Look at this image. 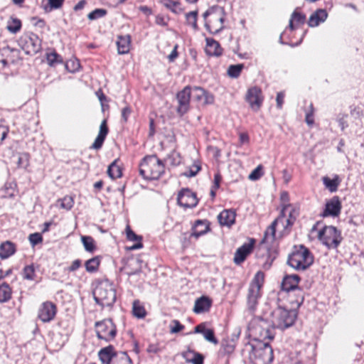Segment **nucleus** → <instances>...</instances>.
<instances>
[{"instance_id":"nucleus-4","label":"nucleus","mask_w":364,"mask_h":364,"mask_svg":"<svg viewBox=\"0 0 364 364\" xmlns=\"http://www.w3.org/2000/svg\"><path fill=\"white\" fill-rule=\"evenodd\" d=\"M314 262V257L309 250L304 245L295 246L289 255L287 263L296 270H305Z\"/></svg>"},{"instance_id":"nucleus-48","label":"nucleus","mask_w":364,"mask_h":364,"mask_svg":"<svg viewBox=\"0 0 364 364\" xmlns=\"http://www.w3.org/2000/svg\"><path fill=\"white\" fill-rule=\"evenodd\" d=\"M136 265H137V267L135 268V269H131L130 267L132 265V263H128L124 267V269L125 271V273L129 276H132V275H135V274H139L141 273V267L139 265V263H140V260L139 259H136L135 261H134Z\"/></svg>"},{"instance_id":"nucleus-42","label":"nucleus","mask_w":364,"mask_h":364,"mask_svg":"<svg viewBox=\"0 0 364 364\" xmlns=\"http://www.w3.org/2000/svg\"><path fill=\"white\" fill-rule=\"evenodd\" d=\"M132 311L134 316L139 318L145 317L146 314L144 307L140 304L139 301H134Z\"/></svg>"},{"instance_id":"nucleus-11","label":"nucleus","mask_w":364,"mask_h":364,"mask_svg":"<svg viewBox=\"0 0 364 364\" xmlns=\"http://www.w3.org/2000/svg\"><path fill=\"white\" fill-rule=\"evenodd\" d=\"M177 203L184 208H193L198 204L196 194L188 188H183L178 194Z\"/></svg>"},{"instance_id":"nucleus-62","label":"nucleus","mask_w":364,"mask_h":364,"mask_svg":"<svg viewBox=\"0 0 364 364\" xmlns=\"http://www.w3.org/2000/svg\"><path fill=\"white\" fill-rule=\"evenodd\" d=\"M132 112L131 108L129 106L124 107L122 110V120L127 122V119Z\"/></svg>"},{"instance_id":"nucleus-29","label":"nucleus","mask_w":364,"mask_h":364,"mask_svg":"<svg viewBox=\"0 0 364 364\" xmlns=\"http://www.w3.org/2000/svg\"><path fill=\"white\" fill-rule=\"evenodd\" d=\"M126 235L127 239L129 241H137L136 244L133 245L132 247H129V250H139L142 248L143 244L141 243V237L139 235H137L130 228L129 225H127L126 227Z\"/></svg>"},{"instance_id":"nucleus-21","label":"nucleus","mask_w":364,"mask_h":364,"mask_svg":"<svg viewBox=\"0 0 364 364\" xmlns=\"http://www.w3.org/2000/svg\"><path fill=\"white\" fill-rule=\"evenodd\" d=\"M212 300L208 296H202L196 300L193 311L196 314L208 312L212 306Z\"/></svg>"},{"instance_id":"nucleus-51","label":"nucleus","mask_w":364,"mask_h":364,"mask_svg":"<svg viewBox=\"0 0 364 364\" xmlns=\"http://www.w3.org/2000/svg\"><path fill=\"white\" fill-rule=\"evenodd\" d=\"M58 201L60 203V207L68 210H70L74 205L73 198L68 196H65Z\"/></svg>"},{"instance_id":"nucleus-60","label":"nucleus","mask_w":364,"mask_h":364,"mask_svg":"<svg viewBox=\"0 0 364 364\" xmlns=\"http://www.w3.org/2000/svg\"><path fill=\"white\" fill-rule=\"evenodd\" d=\"M173 326H171V331L172 333H178L179 331H181L182 329H183L184 328V326L182 325L177 320H173L172 321Z\"/></svg>"},{"instance_id":"nucleus-13","label":"nucleus","mask_w":364,"mask_h":364,"mask_svg":"<svg viewBox=\"0 0 364 364\" xmlns=\"http://www.w3.org/2000/svg\"><path fill=\"white\" fill-rule=\"evenodd\" d=\"M57 312L56 306L51 301H45L39 307L38 317L44 323L52 321Z\"/></svg>"},{"instance_id":"nucleus-46","label":"nucleus","mask_w":364,"mask_h":364,"mask_svg":"<svg viewBox=\"0 0 364 364\" xmlns=\"http://www.w3.org/2000/svg\"><path fill=\"white\" fill-rule=\"evenodd\" d=\"M107 14V11L105 9H95L87 14V18L90 21H95L105 17Z\"/></svg>"},{"instance_id":"nucleus-28","label":"nucleus","mask_w":364,"mask_h":364,"mask_svg":"<svg viewBox=\"0 0 364 364\" xmlns=\"http://www.w3.org/2000/svg\"><path fill=\"white\" fill-rule=\"evenodd\" d=\"M15 252L16 246L10 241H6L0 245V257L2 259L11 257L15 253Z\"/></svg>"},{"instance_id":"nucleus-38","label":"nucleus","mask_w":364,"mask_h":364,"mask_svg":"<svg viewBox=\"0 0 364 364\" xmlns=\"http://www.w3.org/2000/svg\"><path fill=\"white\" fill-rule=\"evenodd\" d=\"M23 278L26 280L33 281L36 277V269L33 264L26 265L23 269Z\"/></svg>"},{"instance_id":"nucleus-30","label":"nucleus","mask_w":364,"mask_h":364,"mask_svg":"<svg viewBox=\"0 0 364 364\" xmlns=\"http://www.w3.org/2000/svg\"><path fill=\"white\" fill-rule=\"evenodd\" d=\"M182 356L187 363L193 364H203V356L193 350H187L182 353Z\"/></svg>"},{"instance_id":"nucleus-55","label":"nucleus","mask_w":364,"mask_h":364,"mask_svg":"<svg viewBox=\"0 0 364 364\" xmlns=\"http://www.w3.org/2000/svg\"><path fill=\"white\" fill-rule=\"evenodd\" d=\"M28 239L33 246L36 245L43 241L42 235L38 232L31 234Z\"/></svg>"},{"instance_id":"nucleus-39","label":"nucleus","mask_w":364,"mask_h":364,"mask_svg":"<svg viewBox=\"0 0 364 364\" xmlns=\"http://www.w3.org/2000/svg\"><path fill=\"white\" fill-rule=\"evenodd\" d=\"M65 0H48V3L43 6L45 12L48 13L53 10L62 7Z\"/></svg>"},{"instance_id":"nucleus-37","label":"nucleus","mask_w":364,"mask_h":364,"mask_svg":"<svg viewBox=\"0 0 364 364\" xmlns=\"http://www.w3.org/2000/svg\"><path fill=\"white\" fill-rule=\"evenodd\" d=\"M11 297V289L9 285L4 283L0 285V302L4 303L8 301Z\"/></svg>"},{"instance_id":"nucleus-40","label":"nucleus","mask_w":364,"mask_h":364,"mask_svg":"<svg viewBox=\"0 0 364 364\" xmlns=\"http://www.w3.org/2000/svg\"><path fill=\"white\" fill-rule=\"evenodd\" d=\"M46 60L50 66H55L63 63L62 57L55 51L46 54Z\"/></svg>"},{"instance_id":"nucleus-26","label":"nucleus","mask_w":364,"mask_h":364,"mask_svg":"<svg viewBox=\"0 0 364 364\" xmlns=\"http://www.w3.org/2000/svg\"><path fill=\"white\" fill-rule=\"evenodd\" d=\"M119 54H127L130 50L131 37L129 35L119 36L117 41Z\"/></svg>"},{"instance_id":"nucleus-45","label":"nucleus","mask_w":364,"mask_h":364,"mask_svg":"<svg viewBox=\"0 0 364 364\" xmlns=\"http://www.w3.org/2000/svg\"><path fill=\"white\" fill-rule=\"evenodd\" d=\"M244 68L243 64L231 65L228 67V75L232 78H237Z\"/></svg>"},{"instance_id":"nucleus-32","label":"nucleus","mask_w":364,"mask_h":364,"mask_svg":"<svg viewBox=\"0 0 364 364\" xmlns=\"http://www.w3.org/2000/svg\"><path fill=\"white\" fill-rule=\"evenodd\" d=\"M117 162L118 159H115L108 166L107 173L112 179L121 178L122 176V168L117 165Z\"/></svg>"},{"instance_id":"nucleus-8","label":"nucleus","mask_w":364,"mask_h":364,"mask_svg":"<svg viewBox=\"0 0 364 364\" xmlns=\"http://www.w3.org/2000/svg\"><path fill=\"white\" fill-rule=\"evenodd\" d=\"M256 359L262 364H271L274 360L273 349L269 343H248Z\"/></svg>"},{"instance_id":"nucleus-22","label":"nucleus","mask_w":364,"mask_h":364,"mask_svg":"<svg viewBox=\"0 0 364 364\" xmlns=\"http://www.w3.org/2000/svg\"><path fill=\"white\" fill-rule=\"evenodd\" d=\"M210 230L209 223L207 220H197L192 227L191 237L198 238Z\"/></svg>"},{"instance_id":"nucleus-35","label":"nucleus","mask_w":364,"mask_h":364,"mask_svg":"<svg viewBox=\"0 0 364 364\" xmlns=\"http://www.w3.org/2000/svg\"><path fill=\"white\" fill-rule=\"evenodd\" d=\"M323 182L326 187L328 188L331 192H335L338 189L340 180L338 176H336L332 179L328 177H323Z\"/></svg>"},{"instance_id":"nucleus-23","label":"nucleus","mask_w":364,"mask_h":364,"mask_svg":"<svg viewBox=\"0 0 364 364\" xmlns=\"http://www.w3.org/2000/svg\"><path fill=\"white\" fill-rule=\"evenodd\" d=\"M328 17V14L326 9H319L313 13L309 19L308 25L310 27H315L319 25L320 23L324 22Z\"/></svg>"},{"instance_id":"nucleus-14","label":"nucleus","mask_w":364,"mask_h":364,"mask_svg":"<svg viewBox=\"0 0 364 364\" xmlns=\"http://www.w3.org/2000/svg\"><path fill=\"white\" fill-rule=\"evenodd\" d=\"M287 215H288V218L286 220L285 228H291L294 224L299 215V209L291 204L284 205L278 218H280V221H282Z\"/></svg>"},{"instance_id":"nucleus-57","label":"nucleus","mask_w":364,"mask_h":364,"mask_svg":"<svg viewBox=\"0 0 364 364\" xmlns=\"http://www.w3.org/2000/svg\"><path fill=\"white\" fill-rule=\"evenodd\" d=\"M200 170V166L198 164H193L191 167H190L189 170L186 171L183 175L186 177H193L195 176L198 171Z\"/></svg>"},{"instance_id":"nucleus-58","label":"nucleus","mask_w":364,"mask_h":364,"mask_svg":"<svg viewBox=\"0 0 364 364\" xmlns=\"http://www.w3.org/2000/svg\"><path fill=\"white\" fill-rule=\"evenodd\" d=\"M66 68L71 73H74L78 70L80 68V63L78 61L70 60L66 63Z\"/></svg>"},{"instance_id":"nucleus-19","label":"nucleus","mask_w":364,"mask_h":364,"mask_svg":"<svg viewBox=\"0 0 364 364\" xmlns=\"http://www.w3.org/2000/svg\"><path fill=\"white\" fill-rule=\"evenodd\" d=\"M109 129L107 124V120L104 119L100 126L99 133L95 139V141L90 146V149H100L103 145V143L106 139L107 135L108 134Z\"/></svg>"},{"instance_id":"nucleus-24","label":"nucleus","mask_w":364,"mask_h":364,"mask_svg":"<svg viewBox=\"0 0 364 364\" xmlns=\"http://www.w3.org/2000/svg\"><path fill=\"white\" fill-rule=\"evenodd\" d=\"M205 52L210 56H220L223 53V49L220 43L213 38H207Z\"/></svg>"},{"instance_id":"nucleus-50","label":"nucleus","mask_w":364,"mask_h":364,"mask_svg":"<svg viewBox=\"0 0 364 364\" xmlns=\"http://www.w3.org/2000/svg\"><path fill=\"white\" fill-rule=\"evenodd\" d=\"M314 105L312 103H311L309 106L308 110L306 111L305 116V122L310 127H311L314 124Z\"/></svg>"},{"instance_id":"nucleus-5","label":"nucleus","mask_w":364,"mask_h":364,"mask_svg":"<svg viewBox=\"0 0 364 364\" xmlns=\"http://www.w3.org/2000/svg\"><path fill=\"white\" fill-rule=\"evenodd\" d=\"M296 316L297 311L296 309H289L279 305L272 312V321L277 328H286L294 324Z\"/></svg>"},{"instance_id":"nucleus-34","label":"nucleus","mask_w":364,"mask_h":364,"mask_svg":"<svg viewBox=\"0 0 364 364\" xmlns=\"http://www.w3.org/2000/svg\"><path fill=\"white\" fill-rule=\"evenodd\" d=\"M185 17L187 25L191 26L195 31H198L199 28L197 23L198 11L188 12L186 14Z\"/></svg>"},{"instance_id":"nucleus-20","label":"nucleus","mask_w":364,"mask_h":364,"mask_svg":"<svg viewBox=\"0 0 364 364\" xmlns=\"http://www.w3.org/2000/svg\"><path fill=\"white\" fill-rule=\"evenodd\" d=\"M236 213L231 209L223 210L218 216V220L220 225L230 227L235 222Z\"/></svg>"},{"instance_id":"nucleus-6","label":"nucleus","mask_w":364,"mask_h":364,"mask_svg":"<svg viewBox=\"0 0 364 364\" xmlns=\"http://www.w3.org/2000/svg\"><path fill=\"white\" fill-rule=\"evenodd\" d=\"M299 281L300 277L299 275L290 274L284 277L281 284L282 289L289 292V296H295L296 297V299L291 301V302H294L297 308L303 304L304 300L303 291L298 287Z\"/></svg>"},{"instance_id":"nucleus-3","label":"nucleus","mask_w":364,"mask_h":364,"mask_svg":"<svg viewBox=\"0 0 364 364\" xmlns=\"http://www.w3.org/2000/svg\"><path fill=\"white\" fill-rule=\"evenodd\" d=\"M225 12L223 7L215 5L203 13L205 27L210 33L217 34L224 28Z\"/></svg>"},{"instance_id":"nucleus-17","label":"nucleus","mask_w":364,"mask_h":364,"mask_svg":"<svg viewBox=\"0 0 364 364\" xmlns=\"http://www.w3.org/2000/svg\"><path fill=\"white\" fill-rule=\"evenodd\" d=\"M255 242V240L251 239L250 242L243 244L236 250L234 256V262L236 264H240L246 259L247 255L252 252Z\"/></svg>"},{"instance_id":"nucleus-36","label":"nucleus","mask_w":364,"mask_h":364,"mask_svg":"<svg viewBox=\"0 0 364 364\" xmlns=\"http://www.w3.org/2000/svg\"><path fill=\"white\" fill-rule=\"evenodd\" d=\"M7 30L11 33H16L21 28V21L15 17H11L8 21Z\"/></svg>"},{"instance_id":"nucleus-43","label":"nucleus","mask_w":364,"mask_h":364,"mask_svg":"<svg viewBox=\"0 0 364 364\" xmlns=\"http://www.w3.org/2000/svg\"><path fill=\"white\" fill-rule=\"evenodd\" d=\"M161 3L173 13H178L181 9L179 8L178 0H160Z\"/></svg>"},{"instance_id":"nucleus-61","label":"nucleus","mask_w":364,"mask_h":364,"mask_svg":"<svg viewBox=\"0 0 364 364\" xmlns=\"http://www.w3.org/2000/svg\"><path fill=\"white\" fill-rule=\"evenodd\" d=\"M350 114L355 118H360L363 115V110L359 107H350Z\"/></svg>"},{"instance_id":"nucleus-9","label":"nucleus","mask_w":364,"mask_h":364,"mask_svg":"<svg viewBox=\"0 0 364 364\" xmlns=\"http://www.w3.org/2000/svg\"><path fill=\"white\" fill-rule=\"evenodd\" d=\"M116 332V328L110 320L96 323L97 336L100 340L109 341L114 338Z\"/></svg>"},{"instance_id":"nucleus-15","label":"nucleus","mask_w":364,"mask_h":364,"mask_svg":"<svg viewBox=\"0 0 364 364\" xmlns=\"http://www.w3.org/2000/svg\"><path fill=\"white\" fill-rule=\"evenodd\" d=\"M341 203L338 196H333L326 202L325 209L321 215L323 218L338 216L341 210Z\"/></svg>"},{"instance_id":"nucleus-59","label":"nucleus","mask_w":364,"mask_h":364,"mask_svg":"<svg viewBox=\"0 0 364 364\" xmlns=\"http://www.w3.org/2000/svg\"><path fill=\"white\" fill-rule=\"evenodd\" d=\"M235 348V345L232 343H223L220 350L224 353L230 354L234 351Z\"/></svg>"},{"instance_id":"nucleus-44","label":"nucleus","mask_w":364,"mask_h":364,"mask_svg":"<svg viewBox=\"0 0 364 364\" xmlns=\"http://www.w3.org/2000/svg\"><path fill=\"white\" fill-rule=\"evenodd\" d=\"M161 3L173 13H178L181 9L179 8L178 0H160Z\"/></svg>"},{"instance_id":"nucleus-54","label":"nucleus","mask_w":364,"mask_h":364,"mask_svg":"<svg viewBox=\"0 0 364 364\" xmlns=\"http://www.w3.org/2000/svg\"><path fill=\"white\" fill-rule=\"evenodd\" d=\"M193 92H195L194 98L198 101L202 100L203 99L204 95H205L206 90H205L201 87H197V86L194 87L193 88Z\"/></svg>"},{"instance_id":"nucleus-56","label":"nucleus","mask_w":364,"mask_h":364,"mask_svg":"<svg viewBox=\"0 0 364 364\" xmlns=\"http://www.w3.org/2000/svg\"><path fill=\"white\" fill-rule=\"evenodd\" d=\"M347 117H348V115L345 114H339L337 117V122H338V125L340 126L341 130H344L348 126L347 120H346Z\"/></svg>"},{"instance_id":"nucleus-41","label":"nucleus","mask_w":364,"mask_h":364,"mask_svg":"<svg viewBox=\"0 0 364 364\" xmlns=\"http://www.w3.org/2000/svg\"><path fill=\"white\" fill-rule=\"evenodd\" d=\"M81 241L87 252H93L95 250V241L91 236H81Z\"/></svg>"},{"instance_id":"nucleus-1","label":"nucleus","mask_w":364,"mask_h":364,"mask_svg":"<svg viewBox=\"0 0 364 364\" xmlns=\"http://www.w3.org/2000/svg\"><path fill=\"white\" fill-rule=\"evenodd\" d=\"M139 171L145 180H158L164 173L165 166L156 155H149L143 158Z\"/></svg>"},{"instance_id":"nucleus-47","label":"nucleus","mask_w":364,"mask_h":364,"mask_svg":"<svg viewBox=\"0 0 364 364\" xmlns=\"http://www.w3.org/2000/svg\"><path fill=\"white\" fill-rule=\"evenodd\" d=\"M279 221H280V218H277L269 226V228L264 232V240H268L269 237L272 239V240H273L274 239L275 232H276V225Z\"/></svg>"},{"instance_id":"nucleus-27","label":"nucleus","mask_w":364,"mask_h":364,"mask_svg":"<svg viewBox=\"0 0 364 364\" xmlns=\"http://www.w3.org/2000/svg\"><path fill=\"white\" fill-rule=\"evenodd\" d=\"M260 289L257 286L250 285L247 294V304L250 309H253L257 304V299L260 296Z\"/></svg>"},{"instance_id":"nucleus-12","label":"nucleus","mask_w":364,"mask_h":364,"mask_svg":"<svg viewBox=\"0 0 364 364\" xmlns=\"http://www.w3.org/2000/svg\"><path fill=\"white\" fill-rule=\"evenodd\" d=\"M245 100L250 104L252 109L257 111L262 106L263 102L261 89L257 86L249 88L246 94Z\"/></svg>"},{"instance_id":"nucleus-16","label":"nucleus","mask_w":364,"mask_h":364,"mask_svg":"<svg viewBox=\"0 0 364 364\" xmlns=\"http://www.w3.org/2000/svg\"><path fill=\"white\" fill-rule=\"evenodd\" d=\"M26 53L36 54L41 50V39L35 33H30L25 37Z\"/></svg>"},{"instance_id":"nucleus-7","label":"nucleus","mask_w":364,"mask_h":364,"mask_svg":"<svg viewBox=\"0 0 364 364\" xmlns=\"http://www.w3.org/2000/svg\"><path fill=\"white\" fill-rule=\"evenodd\" d=\"M318 238L328 248H337L343 237L341 231L334 226H325L318 232Z\"/></svg>"},{"instance_id":"nucleus-2","label":"nucleus","mask_w":364,"mask_h":364,"mask_svg":"<svg viewBox=\"0 0 364 364\" xmlns=\"http://www.w3.org/2000/svg\"><path fill=\"white\" fill-rule=\"evenodd\" d=\"M93 296L97 304L104 307H112L116 301V290L108 279L100 282L93 291Z\"/></svg>"},{"instance_id":"nucleus-18","label":"nucleus","mask_w":364,"mask_h":364,"mask_svg":"<svg viewBox=\"0 0 364 364\" xmlns=\"http://www.w3.org/2000/svg\"><path fill=\"white\" fill-rule=\"evenodd\" d=\"M98 358L103 364H112V361L118 356L117 352L114 346L109 345L101 348L98 352Z\"/></svg>"},{"instance_id":"nucleus-64","label":"nucleus","mask_w":364,"mask_h":364,"mask_svg":"<svg viewBox=\"0 0 364 364\" xmlns=\"http://www.w3.org/2000/svg\"><path fill=\"white\" fill-rule=\"evenodd\" d=\"M82 265V261L79 259L74 260L71 265L68 267L69 272H75Z\"/></svg>"},{"instance_id":"nucleus-10","label":"nucleus","mask_w":364,"mask_h":364,"mask_svg":"<svg viewBox=\"0 0 364 364\" xmlns=\"http://www.w3.org/2000/svg\"><path fill=\"white\" fill-rule=\"evenodd\" d=\"M191 95V87L186 86L182 90L176 95V100L178 103L177 112L180 115L186 114L190 108V100Z\"/></svg>"},{"instance_id":"nucleus-53","label":"nucleus","mask_w":364,"mask_h":364,"mask_svg":"<svg viewBox=\"0 0 364 364\" xmlns=\"http://www.w3.org/2000/svg\"><path fill=\"white\" fill-rule=\"evenodd\" d=\"M262 167L261 165H259L257 168H255L251 173L249 175V179L251 181H256L261 178L262 176Z\"/></svg>"},{"instance_id":"nucleus-52","label":"nucleus","mask_w":364,"mask_h":364,"mask_svg":"<svg viewBox=\"0 0 364 364\" xmlns=\"http://www.w3.org/2000/svg\"><path fill=\"white\" fill-rule=\"evenodd\" d=\"M18 166L20 168H27L29 165V155L26 153H22L18 155Z\"/></svg>"},{"instance_id":"nucleus-49","label":"nucleus","mask_w":364,"mask_h":364,"mask_svg":"<svg viewBox=\"0 0 364 364\" xmlns=\"http://www.w3.org/2000/svg\"><path fill=\"white\" fill-rule=\"evenodd\" d=\"M264 274L262 272H261V271L257 272L255 274V275L250 285H251L252 287L257 286V287L259 289H261V287L263 284V282H264Z\"/></svg>"},{"instance_id":"nucleus-31","label":"nucleus","mask_w":364,"mask_h":364,"mask_svg":"<svg viewBox=\"0 0 364 364\" xmlns=\"http://www.w3.org/2000/svg\"><path fill=\"white\" fill-rule=\"evenodd\" d=\"M305 21H306V16L301 13L298 12L296 10H295L291 16L289 27L291 30H294L296 28L294 23L296 25H301V24H304L305 23Z\"/></svg>"},{"instance_id":"nucleus-63","label":"nucleus","mask_w":364,"mask_h":364,"mask_svg":"<svg viewBox=\"0 0 364 364\" xmlns=\"http://www.w3.org/2000/svg\"><path fill=\"white\" fill-rule=\"evenodd\" d=\"M161 348L159 346L158 343H151L149 345L146 350L149 353H157Z\"/></svg>"},{"instance_id":"nucleus-25","label":"nucleus","mask_w":364,"mask_h":364,"mask_svg":"<svg viewBox=\"0 0 364 364\" xmlns=\"http://www.w3.org/2000/svg\"><path fill=\"white\" fill-rule=\"evenodd\" d=\"M195 333H200L203 336V338L208 341H217L215 338L214 331L211 328H207L205 323H201L197 325L194 328Z\"/></svg>"},{"instance_id":"nucleus-33","label":"nucleus","mask_w":364,"mask_h":364,"mask_svg":"<svg viewBox=\"0 0 364 364\" xmlns=\"http://www.w3.org/2000/svg\"><path fill=\"white\" fill-rule=\"evenodd\" d=\"M100 257L96 256L88 260L85 263L86 271L90 273L95 272L98 270L100 264Z\"/></svg>"}]
</instances>
